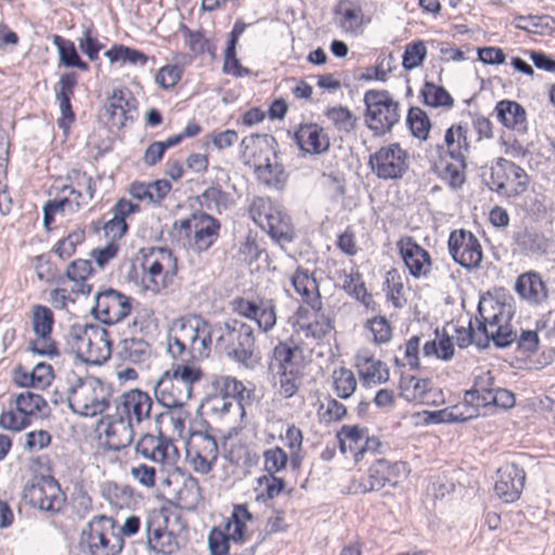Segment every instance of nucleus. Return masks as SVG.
I'll list each match as a JSON object with an SVG mask.
<instances>
[{
    "mask_svg": "<svg viewBox=\"0 0 555 555\" xmlns=\"http://www.w3.org/2000/svg\"><path fill=\"white\" fill-rule=\"evenodd\" d=\"M495 310L491 315L485 314L482 302L478 305L479 318L476 317L475 323L469 322L468 328L456 330V340L460 348H465L472 343L479 347H486L490 340L499 348H505L517 340V332L513 330L511 320L513 312L511 307L495 304L492 307Z\"/></svg>",
    "mask_w": 555,
    "mask_h": 555,
    "instance_id": "obj_1",
    "label": "nucleus"
},
{
    "mask_svg": "<svg viewBox=\"0 0 555 555\" xmlns=\"http://www.w3.org/2000/svg\"><path fill=\"white\" fill-rule=\"evenodd\" d=\"M275 145V139L270 134H249L245 138V151H248L245 165L253 168L255 178L261 186L282 192L289 176L279 160Z\"/></svg>",
    "mask_w": 555,
    "mask_h": 555,
    "instance_id": "obj_2",
    "label": "nucleus"
},
{
    "mask_svg": "<svg viewBox=\"0 0 555 555\" xmlns=\"http://www.w3.org/2000/svg\"><path fill=\"white\" fill-rule=\"evenodd\" d=\"M70 410L81 416H96L107 410L111 403L112 386L98 377L77 378L67 390Z\"/></svg>",
    "mask_w": 555,
    "mask_h": 555,
    "instance_id": "obj_3",
    "label": "nucleus"
},
{
    "mask_svg": "<svg viewBox=\"0 0 555 555\" xmlns=\"http://www.w3.org/2000/svg\"><path fill=\"white\" fill-rule=\"evenodd\" d=\"M66 344L70 352L89 363H98L111 354L108 332L95 324H73L66 334Z\"/></svg>",
    "mask_w": 555,
    "mask_h": 555,
    "instance_id": "obj_4",
    "label": "nucleus"
},
{
    "mask_svg": "<svg viewBox=\"0 0 555 555\" xmlns=\"http://www.w3.org/2000/svg\"><path fill=\"white\" fill-rule=\"evenodd\" d=\"M250 219L274 241L289 243L294 238L291 218L269 197L258 196L249 205Z\"/></svg>",
    "mask_w": 555,
    "mask_h": 555,
    "instance_id": "obj_5",
    "label": "nucleus"
},
{
    "mask_svg": "<svg viewBox=\"0 0 555 555\" xmlns=\"http://www.w3.org/2000/svg\"><path fill=\"white\" fill-rule=\"evenodd\" d=\"M365 124L375 135L390 132L400 120L399 103L386 90H369L364 93Z\"/></svg>",
    "mask_w": 555,
    "mask_h": 555,
    "instance_id": "obj_6",
    "label": "nucleus"
},
{
    "mask_svg": "<svg viewBox=\"0 0 555 555\" xmlns=\"http://www.w3.org/2000/svg\"><path fill=\"white\" fill-rule=\"evenodd\" d=\"M168 331L197 351V358L206 359L211 351L210 324L198 314H188L175 319Z\"/></svg>",
    "mask_w": 555,
    "mask_h": 555,
    "instance_id": "obj_7",
    "label": "nucleus"
},
{
    "mask_svg": "<svg viewBox=\"0 0 555 555\" xmlns=\"http://www.w3.org/2000/svg\"><path fill=\"white\" fill-rule=\"evenodd\" d=\"M114 520L105 515L94 516L81 532L91 555H117L120 553L124 541L113 533Z\"/></svg>",
    "mask_w": 555,
    "mask_h": 555,
    "instance_id": "obj_8",
    "label": "nucleus"
},
{
    "mask_svg": "<svg viewBox=\"0 0 555 555\" xmlns=\"http://www.w3.org/2000/svg\"><path fill=\"white\" fill-rule=\"evenodd\" d=\"M143 283L146 289L158 293L170 283L178 272L177 258L165 247L153 248L142 262Z\"/></svg>",
    "mask_w": 555,
    "mask_h": 555,
    "instance_id": "obj_9",
    "label": "nucleus"
},
{
    "mask_svg": "<svg viewBox=\"0 0 555 555\" xmlns=\"http://www.w3.org/2000/svg\"><path fill=\"white\" fill-rule=\"evenodd\" d=\"M369 165L382 180L401 179L409 169V153L399 143H390L372 154Z\"/></svg>",
    "mask_w": 555,
    "mask_h": 555,
    "instance_id": "obj_10",
    "label": "nucleus"
},
{
    "mask_svg": "<svg viewBox=\"0 0 555 555\" xmlns=\"http://www.w3.org/2000/svg\"><path fill=\"white\" fill-rule=\"evenodd\" d=\"M23 496L33 507L49 513H59L65 503V495L59 482L51 476L27 483Z\"/></svg>",
    "mask_w": 555,
    "mask_h": 555,
    "instance_id": "obj_11",
    "label": "nucleus"
},
{
    "mask_svg": "<svg viewBox=\"0 0 555 555\" xmlns=\"http://www.w3.org/2000/svg\"><path fill=\"white\" fill-rule=\"evenodd\" d=\"M91 311L103 324H115L129 315L131 298L116 289L107 288L96 294Z\"/></svg>",
    "mask_w": 555,
    "mask_h": 555,
    "instance_id": "obj_12",
    "label": "nucleus"
},
{
    "mask_svg": "<svg viewBox=\"0 0 555 555\" xmlns=\"http://www.w3.org/2000/svg\"><path fill=\"white\" fill-rule=\"evenodd\" d=\"M449 253L453 260L468 270L476 269L482 260V247L478 238L466 230L452 231L448 241Z\"/></svg>",
    "mask_w": 555,
    "mask_h": 555,
    "instance_id": "obj_13",
    "label": "nucleus"
},
{
    "mask_svg": "<svg viewBox=\"0 0 555 555\" xmlns=\"http://www.w3.org/2000/svg\"><path fill=\"white\" fill-rule=\"evenodd\" d=\"M243 540V504L234 505L230 517L224 520L223 529L214 527L208 535L210 555H228L230 543Z\"/></svg>",
    "mask_w": 555,
    "mask_h": 555,
    "instance_id": "obj_14",
    "label": "nucleus"
},
{
    "mask_svg": "<svg viewBox=\"0 0 555 555\" xmlns=\"http://www.w3.org/2000/svg\"><path fill=\"white\" fill-rule=\"evenodd\" d=\"M215 397L211 400L212 410L222 415L235 408L243 418V384L231 376H217L211 383Z\"/></svg>",
    "mask_w": 555,
    "mask_h": 555,
    "instance_id": "obj_15",
    "label": "nucleus"
},
{
    "mask_svg": "<svg viewBox=\"0 0 555 555\" xmlns=\"http://www.w3.org/2000/svg\"><path fill=\"white\" fill-rule=\"evenodd\" d=\"M408 466L404 462H389L385 459L377 460L369 469L367 483L359 485L362 493L379 491L386 486L395 487L406 477Z\"/></svg>",
    "mask_w": 555,
    "mask_h": 555,
    "instance_id": "obj_16",
    "label": "nucleus"
},
{
    "mask_svg": "<svg viewBox=\"0 0 555 555\" xmlns=\"http://www.w3.org/2000/svg\"><path fill=\"white\" fill-rule=\"evenodd\" d=\"M153 399L140 389L124 392L115 402V412L135 425H140L151 416Z\"/></svg>",
    "mask_w": 555,
    "mask_h": 555,
    "instance_id": "obj_17",
    "label": "nucleus"
},
{
    "mask_svg": "<svg viewBox=\"0 0 555 555\" xmlns=\"http://www.w3.org/2000/svg\"><path fill=\"white\" fill-rule=\"evenodd\" d=\"M134 449L144 459L162 465L172 466L178 457V450L171 439L162 434L159 436L142 435Z\"/></svg>",
    "mask_w": 555,
    "mask_h": 555,
    "instance_id": "obj_18",
    "label": "nucleus"
},
{
    "mask_svg": "<svg viewBox=\"0 0 555 555\" xmlns=\"http://www.w3.org/2000/svg\"><path fill=\"white\" fill-rule=\"evenodd\" d=\"M105 111L112 126L122 128L137 117V100L126 88H115L105 103Z\"/></svg>",
    "mask_w": 555,
    "mask_h": 555,
    "instance_id": "obj_19",
    "label": "nucleus"
},
{
    "mask_svg": "<svg viewBox=\"0 0 555 555\" xmlns=\"http://www.w3.org/2000/svg\"><path fill=\"white\" fill-rule=\"evenodd\" d=\"M399 254L409 270L415 278H426L431 272V258L429 253L418 245L411 236H404L397 243Z\"/></svg>",
    "mask_w": 555,
    "mask_h": 555,
    "instance_id": "obj_20",
    "label": "nucleus"
},
{
    "mask_svg": "<svg viewBox=\"0 0 555 555\" xmlns=\"http://www.w3.org/2000/svg\"><path fill=\"white\" fill-rule=\"evenodd\" d=\"M499 479L495 482V494L504 503H513L517 501L522 492L526 473L522 467L506 463L498 469Z\"/></svg>",
    "mask_w": 555,
    "mask_h": 555,
    "instance_id": "obj_21",
    "label": "nucleus"
},
{
    "mask_svg": "<svg viewBox=\"0 0 555 555\" xmlns=\"http://www.w3.org/2000/svg\"><path fill=\"white\" fill-rule=\"evenodd\" d=\"M154 395L159 404L165 408H181L192 397L191 390L175 379L167 371L154 386Z\"/></svg>",
    "mask_w": 555,
    "mask_h": 555,
    "instance_id": "obj_22",
    "label": "nucleus"
},
{
    "mask_svg": "<svg viewBox=\"0 0 555 555\" xmlns=\"http://www.w3.org/2000/svg\"><path fill=\"white\" fill-rule=\"evenodd\" d=\"M294 139L300 151L311 155H321L331 145L327 132L315 122L300 124L294 132Z\"/></svg>",
    "mask_w": 555,
    "mask_h": 555,
    "instance_id": "obj_23",
    "label": "nucleus"
},
{
    "mask_svg": "<svg viewBox=\"0 0 555 555\" xmlns=\"http://www.w3.org/2000/svg\"><path fill=\"white\" fill-rule=\"evenodd\" d=\"M354 359L357 372L365 385L384 384L389 379V370L386 363L376 359L371 350L360 349Z\"/></svg>",
    "mask_w": 555,
    "mask_h": 555,
    "instance_id": "obj_24",
    "label": "nucleus"
},
{
    "mask_svg": "<svg viewBox=\"0 0 555 555\" xmlns=\"http://www.w3.org/2000/svg\"><path fill=\"white\" fill-rule=\"evenodd\" d=\"M243 322L228 320L223 323L216 347L227 357L243 362Z\"/></svg>",
    "mask_w": 555,
    "mask_h": 555,
    "instance_id": "obj_25",
    "label": "nucleus"
},
{
    "mask_svg": "<svg viewBox=\"0 0 555 555\" xmlns=\"http://www.w3.org/2000/svg\"><path fill=\"white\" fill-rule=\"evenodd\" d=\"M515 291L522 300L533 306H539L548 298L546 284L535 271L520 274L516 280Z\"/></svg>",
    "mask_w": 555,
    "mask_h": 555,
    "instance_id": "obj_26",
    "label": "nucleus"
},
{
    "mask_svg": "<svg viewBox=\"0 0 555 555\" xmlns=\"http://www.w3.org/2000/svg\"><path fill=\"white\" fill-rule=\"evenodd\" d=\"M109 418L104 431L107 447L111 450L119 451L130 446L134 438L133 427L135 424L118 415L117 412Z\"/></svg>",
    "mask_w": 555,
    "mask_h": 555,
    "instance_id": "obj_27",
    "label": "nucleus"
},
{
    "mask_svg": "<svg viewBox=\"0 0 555 555\" xmlns=\"http://www.w3.org/2000/svg\"><path fill=\"white\" fill-rule=\"evenodd\" d=\"M219 228L220 223L216 218L205 212H198V221L194 225L190 247L198 254L206 251L218 238Z\"/></svg>",
    "mask_w": 555,
    "mask_h": 555,
    "instance_id": "obj_28",
    "label": "nucleus"
},
{
    "mask_svg": "<svg viewBox=\"0 0 555 555\" xmlns=\"http://www.w3.org/2000/svg\"><path fill=\"white\" fill-rule=\"evenodd\" d=\"M335 22L343 31L351 35L360 33L364 21L361 5L352 0H340L334 9Z\"/></svg>",
    "mask_w": 555,
    "mask_h": 555,
    "instance_id": "obj_29",
    "label": "nucleus"
},
{
    "mask_svg": "<svg viewBox=\"0 0 555 555\" xmlns=\"http://www.w3.org/2000/svg\"><path fill=\"white\" fill-rule=\"evenodd\" d=\"M498 166L503 170L505 181L495 183L496 192L509 195L522 193L527 189L528 176L521 167L503 158L499 159Z\"/></svg>",
    "mask_w": 555,
    "mask_h": 555,
    "instance_id": "obj_30",
    "label": "nucleus"
},
{
    "mask_svg": "<svg viewBox=\"0 0 555 555\" xmlns=\"http://www.w3.org/2000/svg\"><path fill=\"white\" fill-rule=\"evenodd\" d=\"M292 285L295 292L301 297L302 301L313 310L322 308V300L315 279L309 274L308 270L298 268L292 276Z\"/></svg>",
    "mask_w": 555,
    "mask_h": 555,
    "instance_id": "obj_31",
    "label": "nucleus"
},
{
    "mask_svg": "<svg viewBox=\"0 0 555 555\" xmlns=\"http://www.w3.org/2000/svg\"><path fill=\"white\" fill-rule=\"evenodd\" d=\"M468 132L467 125L461 122L447 129L443 142L451 159L461 162L467 159L470 150Z\"/></svg>",
    "mask_w": 555,
    "mask_h": 555,
    "instance_id": "obj_32",
    "label": "nucleus"
},
{
    "mask_svg": "<svg viewBox=\"0 0 555 555\" xmlns=\"http://www.w3.org/2000/svg\"><path fill=\"white\" fill-rule=\"evenodd\" d=\"M149 548L165 555H171L178 550V542L172 532L162 528L155 520L145 524Z\"/></svg>",
    "mask_w": 555,
    "mask_h": 555,
    "instance_id": "obj_33",
    "label": "nucleus"
},
{
    "mask_svg": "<svg viewBox=\"0 0 555 555\" xmlns=\"http://www.w3.org/2000/svg\"><path fill=\"white\" fill-rule=\"evenodd\" d=\"M92 262L87 259H76L68 263L65 270V276L73 282L72 293L77 295H89L92 285L88 283V279L93 274Z\"/></svg>",
    "mask_w": 555,
    "mask_h": 555,
    "instance_id": "obj_34",
    "label": "nucleus"
},
{
    "mask_svg": "<svg viewBox=\"0 0 555 555\" xmlns=\"http://www.w3.org/2000/svg\"><path fill=\"white\" fill-rule=\"evenodd\" d=\"M245 305V319L254 320L262 332H268L275 325L276 313L272 300L259 299Z\"/></svg>",
    "mask_w": 555,
    "mask_h": 555,
    "instance_id": "obj_35",
    "label": "nucleus"
},
{
    "mask_svg": "<svg viewBox=\"0 0 555 555\" xmlns=\"http://www.w3.org/2000/svg\"><path fill=\"white\" fill-rule=\"evenodd\" d=\"M496 117L506 128L524 132L526 130V111L515 101L502 100L495 106Z\"/></svg>",
    "mask_w": 555,
    "mask_h": 555,
    "instance_id": "obj_36",
    "label": "nucleus"
},
{
    "mask_svg": "<svg viewBox=\"0 0 555 555\" xmlns=\"http://www.w3.org/2000/svg\"><path fill=\"white\" fill-rule=\"evenodd\" d=\"M243 34V22L236 21L232 31L229 35L227 44L223 51V65L222 72L225 75L241 77L243 75V66L241 60L236 56V46L240 36Z\"/></svg>",
    "mask_w": 555,
    "mask_h": 555,
    "instance_id": "obj_37",
    "label": "nucleus"
},
{
    "mask_svg": "<svg viewBox=\"0 0 555 555\" xmlns=\"http://www.w3.org/2000/svg\"><path fill=\"white\" fill-rule=\"evenodd\" d=\"M493 385L494 376L492 373L490 371H481L475 375L473 388L465 392L464 402L478 409L490 398L495 389Z\"/></svg>",
    "mask_w": 555,
    "mask_h": 555,
    "instance_id": "obj_38",
    "label": "nucleus"
},
{
    "mask_svg": "<svg viewBox=\"0 0 555 555\" xmlns=\"http://www.w3.org/2000/svg\"><path fill=\"white\" fill-rule=\"evenodd\" d=\"M338 281L343 289L348 295L359 300L366 308H370L372 304H374L373 297L367 293L361 274L358 271H351L349 273H347L345 270L339 271Z\"/></svg>",
    "mask_w": 555,
    "mask_h": 555,
    "instance_id": "obj_39",
    "label": "nucleus"
},
{
    "mask_svg": "<svg viewBox=\"0 0 555 555\" xmlns=\"http://www.w3.org/2000/svg\"><path fill=\"white\" fill-rule=\"evenodd\" d=\"M221 453L225 462L238 467L243 461V433L241 426L231 428L222 436Z\"/></svg>",
    "mask_w": 555,
    "mask_h": 555,
    "instance_id": "obj_40",
    "label": "nucleus"
},
{
    "mask_svg": "<svg viewBox=\"0 0 555 555\" xmlns=\"http://www.w3.org/2000/svg\"><path fill=\"white\" fill-rule=\"evenodd\" d=\"M116 353L122 361L141 363L149 357L150 345L143 338H124L117 344Z\"/></svg>",
    "mask_w": 555,
    "mask_h": 555,
    "instance_id": "obj_41",
    "label": "nucleus"
},
{
    "mask_svg": "<svg viewBox=\"0 0 555 555\" xmlns=\"http://www.w3.org/2000/svg\"><path fill=\"white\" fill-rule=\"evenodd\" d=\"M430 380L427 378H417L415 376H405L400 382V396L415 403H428L427 395L430 390Z\"/></svg>",
    "mask_w": 555,
    "mask_h": 555,
    "instance_id": "obj_42",
    "label": "nucleus"
},
{
    "mask_svg": "<svg viewBox=\"0 0 555 555\" xmlns=\"http://www.w3.org/2000/svg\"><path fill=\"white\" fill-rule=\"evenodd\" d=\"M15 406L17 413L27 416L29 420L30 416L36 414H40L42 416H48L50 414L46 399L30 390H25L16 396Z\"/></svg>",
    "mask_w": 555,
    "mask_h": 555,
    "instance_id": "obj_43",
    "label": "nucleus"
},
{
    "mask_svg": "<svg viewBox=\"0 0 555 555\" xmlns=\"http://www.w3.org/2000/svg\"><path fill=\"white\" fill-rule=\"evenodd\" d=\"M367 430L357 425H344L337 433V439L343 453L348 450L353 454L354 461H361V452L359 451L361 443Z\"/></svg>",
    "mask_w": 555,
    "mask_h": 555,
    "instance_id": "obj_44",
    "label": "nucleus"
},
{
    "mask_svg": "<svg viewBox=\"0 0 555 555\" xmlns=\"http://www.w3.org/2000/svg\"><path fill=\"white\" fill-rule=\"evenodd\" d=\"M513 25L527 33L543 35L555 30V18L550 15H517Z\"/></svg>",
    "mask_w": 555,
    "mask_h": 555,
    "instance_id": "obj_45",
    "label": "nucleus"
},
{
    "mask_svg": "<svg viewBox=\"0 0 555 555\" xmlns=\"http://www.w3.org/2000/svg\"><path fill=\"white\" fill-rule=\"evenodd\" d=\"M193 362H176L167 372L181 384L186 386L193 393V386L198 383L204 373L201 367L193 365Z\"/></svg>",
    "mask_w": 555,
    "mask_h": 555,
    "instance_id": "obj_46",
    "label": "nucleus"
},
{
    "mask_svg": "<svg viewBox=\"0 0 555 555\" xmlns=\"http://www.w3.org/2000/svg\"><path fill=\"white\" fill-rule=\"evenodd\" d=\"M479 415L477 408L464 403L462 406L454 405L448 409L437 411L433 417L437 423H463L470 421Z\"/></svg>",
    "mask_w": 555,
    "mask_h": 555,
    "instance_id": "obj_47",
    "label": "nucleus"
},
{
    "mask_svg": "<svg viewBox=\"0 0 555 555\" xmlns=\"http://www.w3.org/2000/svg\"><path fill=\"white\" fill-rule=\"evenodd\" d=\"M515 243L524 250L531 253H544L548 247L547 238L531 229H522L514 234Z\"/></svg>",
    "mask_w": 555,
    "mask_h": 555,
    "instance_id": "obj_48",
    "label": "nucleus"
},
{
    "mask_svg": "<svg viewBox=\"0 0 555 555\" xmlns=\"http://www.w3.org/2000/svg\"><path fill=\"white\" fill-rule=\"evenodd\" d=\"M54 324V315L50 308L42 305H35L31 313V326L38 338H46L51 335Z\"/></svg>",
    "mask_w": 555,
    "mask_h": 555,
    "instance_id": "obj_49",
    "label": "nucleus"
},
{
    "mask_svg": "<svg viewBox=\"0 0 555 555\" xmlns=\"http://www.w3.org/2000/svg\"><path fill=\"white\" fill-rule=\"evenodd\" d=\"M104 55L112 62L121 61L122 63H129L131 65L145 66L147 62V55L143 52L125 47L121 44H115L109 50H107Z\"/></svg>",
    "mask_w": 555,
    "mask_h": 555,
    "instance_id": "obj_50",
    "label": "nucleus"
},
{
    "mask_svg": "<svg viewBox=\"0 0 555 555\" xmlns=\"http://www.w3.org/2000/svg\"><path fill=\"white\" fill-rule=\"evenodd\" d=\"M406 125L414 138L427 140L431 122L428 115L420 107H411L406 116Z\"/></svg>",
    "mask_w": 555,
    "mask_h": 555,
    "instance_id": "obj_51",
    "label": "nucleus"
},
{
    "mask_svg": "<svg viewBox=\"0 0 555 555\" xmlns=\"http://www.w3.org/2000/svg\"><path fill=\"white\" fill-rule=\"evenodd\" d=\"M421 94L424 103L431 107L451 108L454 104L451 94L443 87L434 82H425Z\"/></svg>",
    "mask_w": 555,
    "mask_h": 555,
    "instance_id": "obj_52",
    "label": "nucleus"
},
{
    "mask_svg": "<svg viewBox=\"0 0 555 555\" xmlns=\"http://www.w3.org/2000/svg\"><path fill=\"white\" fill-rule=\"evenodd\" d=\"M166 349L168 354L176 362H194L199 360L197 351L191 349L188 344L167 330Z\"/></svg>",
    "mask_w": 555,
    "mask_h": 555,
    "instance_id": "obj_53",
    "label": "nucleus"
},
{
    "mask_svg": "<svg viewBox=\"0 0 555 555\" xmlns=\"http://www.w3.org/2000/svg\"><path fill=\"white\" fill-rule=\"evenodd\" d=\"M333 384L336 395L341 399L350 398L358 386L353 372L346 367H339L333 372Z\"/></svg>",
    "mask_w": 555,
    "mask_h": 555,
    "instance_id": "obj_54",
    "label": "nucleus"
},
{
    "mask_svg": "<svg viewBox=\"0 0 555 555\" xmlns=\"http://www.w3.org/2000/svg\"><path fill=\"white\" fill-rule=\"evenodd\" d=\"M185 447L215 460L219 452L215 438L202 431H193Z\"/></svg>",
    "mask_w": 555,
    "mask_h": 555,
    "instance_id": "obj_55",
    "label": "nucleus"
},
{
    "mask_svg": "<svg viewBox=\"0 0 555 555\" xmlns=\"http://www.w3.org/2000/svg\"><path fill=\"white\" fill-rule=\"evenodd\" d=\"M257 481L258 486L255 488L257 501L272 500L284 489L283 479L274 475H263Z\"/></svg>",
    "mask_w": 555,
    "mask_h": 555,
    "instance_id": "obj_56",
    "label": "nucleus"
},
{
    "mask_svg": "<svg viewBox=\"0 0 555 555\" xmlns=\"http://www.w3.org/2000/svg\"><path fill=\"white\" fill-rule=\"evenodd\" d=\"M306 338H312L315 341H321L334 330L333 322L330 318L321 314L317 315L315 319L300 326Z\"/></svg>",
    "mask_w": 555,
    "mask_h": 555,
    "instance_id": "obj_57",
    "label": "nucleus"
},
{
    "mask_svg": "<svg viewBox=\"0 0 555 555\" xmlns=\"http://www.w3.org/2000/svg\"><path fill=\"white\" fill-rule=\"evenodd\" d=\"M179 504L186 509H193L201 501L199 486L195 478L189 477L183 487L177 491Z\"/></svg>",
    "mask_w": 555,
    "mask_h": 555,
    "instance_id": "obj_58",
    "label": "nucleus"
},
{
    "mask_svg": "<svg viewBox=\"0 0 555 555\" xmlns=\"http://www.w3.org/2000/svg\"><path fill=\"white\" fill-rule=\"evenodd\" d=\"M85 230L82 229L72 231L67 234V236L57 242L53 248V251L61 259H67L75 254L76 247L85 241Z\"/></svg>",
    "mask_w": 555,
    "mask_h": 555,
    "instance_id": "obj_59",
    "label": "nucleus"
},
{
    "mask_svg": "<svg viewBox=\"0 0 555 555\" xmlns=\"http://www.w3.org/2000/svg\"><path fill=\"white\" fill-rule=\"evenodd\" d=\"M426 54L427 50L422 40L409 43L402 56V66L408 70L414 69L423 64Z\"/></svg>",
    "mask_w": 555,
    "mask_h": 555,
    "instance_id": "obj_60",
    "label": "nucleus"
},
{
    "mask_svg": "<svg viewBox=\"0 0 555 555\" xmlns=\"http://www.w3.org/2000/svg\"><path fill=\"white\" fill-rule=\"evenodd\" d=\"M325 116L343 131H351L356 125V118L352 113L344 106H334L325 111Z\"/></svg>",
    "mask_w": 555,
    "mask_h": 555,
    "instance_id": "obj_61",
    "label": "nucleus"
},
{
    "mask_svg": "<svg viewBox=\"0 0 555 555\" xmlns=\"http://www.w3.org/2000/svg\"><path fill=\"white\" fill-rule=\"evenodd\" d=\"M365 327L372 333L373 340L376 344H385L391 338V325L384 317H375L369 320L365 323Z\"/></svg>",
    "mask_w": 555,
    "mask_h": 555,
    "instance_id": "obj_62",
    "label": "nucleus"
},
{
    "mask_svg": "<svg viewBox=\"0 0 555 555\" xmlns=\"http://www.w3.org/2000/svg\"><path fill=\"white\" fill-rule=\"evenodd\" d=\"M466 166V159H463V162L454 160L453 164H448L443 169L442 179L453 189L461 188L465 182Z\"/></svg>",
    "mask_w": 555,
    "mask_h": 555,
    "instance_id": "obj_63",
    "label": "nucleus"
},
{
    "mask_svg": "<svg viewBox=\"0 0 555 555\" xmlns=\"http://www.w3.org/2000/svg\"><path fill=\"white\" fill-rule=\"evenodd\" d=\"M346 406L336 399L328 398L319 409V415L326 423L338 422L345 417Z\"/></svg>",
    "mask_w": 555,
    "mask_h": 555,
    "instance_id": "obj_64",
    "label": "nucleus"
}]
</instances>
